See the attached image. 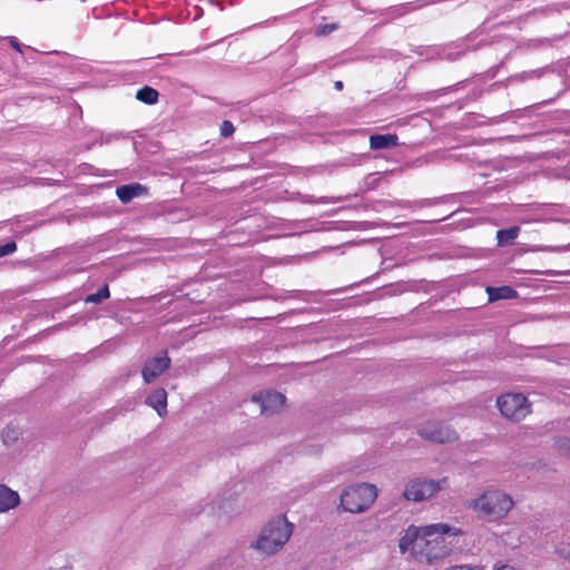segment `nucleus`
<instances>
[{
	"label": "nucleus",
	"instance_id": "f257e3e1",
	"mask_svg": "<svg viewBox=\"0 0 570 570\" xmlns=\"http://www.w3.org/2000/svg\"><path fill=\"white\" fill-rule=\"evenodd\" d=\"M444 534L456 537L462 534V531L446 523L410 525L400 539L399 548L402 553L410 550L420 562L433 563L443 560L450 553Z\"/></svg>",
	"mask_w": 570,
	"mask_h": 570
},
{
	"label": "nucleus",
	"instance_id": "f03ea898",
	"mask_svg": "<svg viewBox=\"0 0 570 570\" xmlns=\"http://www.w3.org/2000/svg\"><path fill=\"white\" fill-rule=\"evenodd\" d=\"M513 505L512 498L500 490H488L470 503V507L489 522L505 518Z\"/></svg>",
	"mask_w": 570,
	"mask_h": 570
},
{
	"label": "nucleus",
	"instance_id": "7ed1b4c3",
	"mask_svg": "<svg viewBox=\"0 0 570 570\" xmlns=\"http://www.w3.org/2000/svg\"><path fill=\"white\" fill-rule=\"evenodd\" d=\"M292 533L293 524L285 517H278L267 523L252 547L265 554H273L283 548Z\"/></svg>",
	"mask_w": 570,
	"mask_h": 570
},
{
	"label": "nucleus",
	"instance_id": "20e7f679",
	"mask_svg": "<svg viewBox=\"0 0 570 570\" xmlns=\"http://www.w3.org/2000/svg\"><path fill=\"white\" fill-rule=\"evenodd\" d=\"M377 490L375 485L361 483L346 488L341 494V507L350 513H362L366 511L376 500Z\"/></svg>",
	"mask_w": 570,
	"mask_h": 570
},
{
	"label": "nucleus",
	"instance_id": "39448f33",
	"mask_svg": "<svg viewBox=\"0 0 570 570\" xmlns=\"http://www.w3.org/2000/svg\"><path fill=\"white\" fill-rule=\"evenodd\" d=\"M498 409L501 414L511 421L519 422L530 413L528 399L521 393H507L498 397Z\"/></svg>",
	"mask_w": 570,
	"mask_h": 570
},
{
	"label": "nucleus",
	"instance_id": "423d86ee",
	"mask_svg": "<svg viewBox=\"0 0 570 570\" xmlns=\"http://www.w3.org/2000/svg\"><path fill=\"white\" fill-rule=\"evenodd\" d=\"M448 481L446 478L434 481L429 479H416L411 481L403 492V495L406 500L411 501H423L431 497H433L435 493H438L442 488L443 484H445Z\"/></svg>",
	"mask_w": 570,
	"mask_h": 570
},
{
	"label": "nucleus",
	"instance_id": "0eeeda50",
	"mask_svg": "<svg viewBox=\"0 0 570 570\" xmlns=\"http://www.w3.org/2000/svg\"><path fill=\"white\" fill-rule=\"evenodd\" d=\"M419 434L421 438L435 443H448L456 440L458 434L454 430L450 429L448 425H440L436 423H431L423 426Z\"/></svg>",
	"mask_w": 570,
	"mask_h": 570
},
{
	"label": "nucleus",
	"instance_id": "6e6552de",
	"mask_svg": "<svg viewBox=\"0 0 570 570\" xmlns=\"http://www.w3.org/2000/svg\"><path fill=\"white\" fill-rule=\"evenodd\" d=\"M252 401L261 405V413L273 414L284 406L286 399L279 392L267 391L253 395Z\"/></svg>",
	"mask_w": 570,
	"mask_h": 570
},
{
	"label": "nucleus",
	"instance_id": "1a4fd4ad",
	"mask_svg": "<svg viewBox=\"0 0 570 570\" xmlns=\"http://www.w3.org/2000/svg\"><path fill=\"white\" fill-rule=\"evenodd\" d=\"M170 366V358L167 353L164 356H157L146 362L141 374L146 383H151L161 373H164Z\"/></svg>",
	"mask_w": 570,
	"mask_h": 570
},
{
	"label": "nucleus",
	"instance_id": "9d476101",
	"mask_svg": "<svg viewBox=\"0 0 570 570\" xmlns=\"http://www.w3.org/2000/svg\"><path fill=\"white\" fill-rule=\"evenodd\" d=\"M147 194V188L138 183L117 187L116 195L124 204H128L136 197Z\"/></svg>",
	"mask_w": 570,
	"mask_h": 570
},
{
	"label": "nucleus",
	"instance_id": "9b49d317",
	"mask_svg": "<svg viewBox=\"0 0 570 570\" xmlns=\"http://www.w3.org/2000/svg\"><path fill=\"white\" fill-rule=\"evenodd\" d=\"M20 502L19 494L4 484H0V512L16 508Z\"/></svg>",
	"mask_w": 570,
	"mask_h": 570
},
{
	"label": "nucleus",
	"instance_id": "f8f14e48",
	"mask_svg": "<svg viewBox=\"0 0 570 570\" xmlns=\"http://www.w3.org/2000/svg\"><path fill=\"white\" fill-rule=\"evenodd\" d=\"M399 145V138L394 134L372 135L370 137V148L372 150H380L385 148H393Z\"/></svg>",
	"mask_w": 570,
	"mask_h": 570
},
{
	"label": "nucleus",
	"instance_id": "ddd939ff",
	"mask_svg": "<svg viewBox=\"0 0 570 570\" xmlns=\"http://www.w3.org/2000/svg\"><path fill=\"white\" fill-rule=\"evenodd\" d=\"M489 302H495L499 299H513L518 297V292L508 285L500 287L488 286L485 289Z\"/></svg>",
	"mask_w": 570,
	"mask_h": 570
},
{
	"label": "nucleus",
	"instance_id": "4468645a",
	"mask_svg": "<svg viewBox=\"0 0 570 570\" xmlns=\"http://www.w3.org/2000/svg\"><path fill=\"white\" fill-rule=\"evenodd\" d=\"M146 403L149 406L154 407L160 416H164L167 413V410H166L167 392H166V390H164V389L156 390L153 394H150L147 397Z\"/></svg>",
	"mask_w": 570,
	"mask_h": 570
},
{
	"label": "nucleus",
	"instance_id": "2eb2a0df",
	"mask_svg": "<svg viewBox=\"0 0 570 570\" xmlns=\"http://www.w3.org/2000/svg\"><path fill=\"white\" fill-rule=\"evenodd\" d=\"M158 91L149 86H145L136 92V98L147 105L156 104L158 101Z\"/></svg>",
	"mask_w": 570,
	"mask_h": 570
},
{
	"label": "nucleus",
	"instance_id": "dca6fc26",
	"mask_svg": "<svg viewBox=\"0 0 570 570\" xmlns=\"http://www.w3.org/2000/svg\"><path fill=\"white\" fill-rule=\"evenodd\" d=\"M519 227H510L508 229H499L497 232V239L500 245H505L512 243L513 239L518 237Z\"/></svg>",
	"mask_w": 570,
	"mask_h": 570
},
{
	"label": "nucleus",
	"instance_id": "f3484780",
	"mask_svg": "<svg viewBox=\"0 0 570 570\" xmlns=\"http://www.w3.org/2000/svg\"><path fill=\"white\" fill-rule=\"evenodd\" d=\"M110 297L109 286L104 285L97 293L90 294L85 298L86 303L99 304Z\"/></svg>",
	"mask_w": 570,
	"mask_h": 570
},
{
	"label": "nucleus",
	"instance_id": "a211bd4d",
	"mask_svg": "<svg viewBox=\"0 0 570 570\" xmlns=\"http://www.w3.org/2000/svg\"><path fill=\"white\" fill-rule=\"evenodd\" d=\"M558 451L570 459V438H560L556 441Z\"/></svg>",
	"mask_w": 570,
	"mask_h": 570
},
{
	"label": "nucleus",
	"instance_id": "6ab92c4d",
	"mask_svg": "<svg viewBox=\"0 0 570 570\" xmlns=\"http://www.w3.org/2000/svg\"><path fill=\"white\" fill-rule=\"evenodd\" d=\"M18 430H16L14 428H7L2 431V439L4 441V443H8L10 441H16L18 439Z\"/></svg>",
	"mask_w": 570,
	"mask_h": 570
},
{
	"label": "nucleus",
	"instance_id": "aec40b11",
	"mask_svg": "<svg viewBox=\"0 0 570 570\" xmlns=\"http://www.w3.org/2000/svg\"><path fill=\"white\" fill-rule=\"evenodd\" d=\"M17 250L16 242H8L4 245H0V257L10 255Z\"/></svg>",
	"mask_w": 570,
	"mask_h": 570
},
{
	"label": "nucleus",
	"instance_id": "412c9836",
	"mask_svg": "<svg viewBox=\"0 0 570 570\" xmlns=\"http://www.w3.org/2000/svg\"><path fill=\"white\" fill-rule=\"evenodd\" d=\"M235 131L234 125L229 120H224L220 125V135L223 137H230Z\"/></svg>",
	"mask_w": 570,
	"mask_h": 570
},
{
	"label": "nucleus",
	"instance_id": "4be33fe9",
	"mask_svg": "<svg viewBox=\"0 0 570 570\" xmlns=\"http://www.w3.org/2000/svg\"><path fill=\"white\" fill-rule=\"evenodd\" d=\"M336 28H337V24H335V23L323 24L322 27L318 28L317 35L318 36H327L332 31H334Z\"/></svg>",
	"mask_w": 570,
	"mask_h": 570
},
{
	"label": "nucleus",
	"instance_id": "5701e85b",
	"mask_svg": "<svg viewBox=\"0 0 570 570\" xmlns=\"http://www.w3.org/2000/svg\"><path fill=\"white\" fill-rule=\"evenodd\" d=\"M493 570H520L515 568L514 566L508 564V563H495L493 567Z\"/></svg>",
	"mask_w": 570,
	"mask_h": 570
},
{
	"label": "nucleus",
	"instance_id": "b1692460",
	"mask_svg": "<svg viewBox=\"0 0 570 570\" xmlns=\"http://www.w3.org/2000/svg\"><path fill=\"white\" fill-rule=\"evenodd\" d=\"M10 45L14 50L22 52L21 45L17 41L16 38L10 39Z\"/></svg>",
	"mask_w": 570,
	"mask_h": 570
},
{
	"label": "nucleus",
	"instance_id": "393cba45",
	"mask_svg": "<svg viewBox=\"0 0 570 570\" xmlns=\"http://www.w3.org/2000/svg\"><path fill=\"white\" fill-rule=\"evenodd\" d=\"M445 570H474L473 568L469 566H454Z\"/></svg>",
	"mask_w": 570,
	"mask_h": 570
},
{
	"label": "nucleus",
	"instance_id": "a878e982",
	"mask_svg": "<svg viewBox=\"0 0 570 570\" xmlns=\"http://www.w3.org/2000/svg\"><path fill=\"white\" fill-rule=\"evenodd\" d=\"M343 87H344V85H343V82L341 80H337V81L334 82V88L336 90H342Z\"/></svg>",
	"mask_w": 570,
	"mask_h": 570
}]
</instances>
